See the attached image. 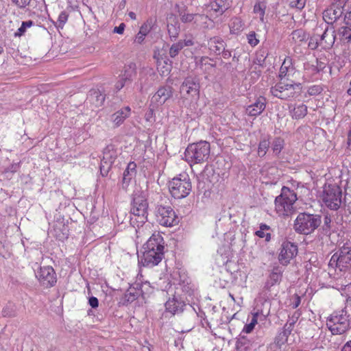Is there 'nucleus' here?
<instances>
[{"mask_svg": "<svg viewBox=\"0 0 351 351\" xmlns=\"http://www.w3.org/2000/svg\"><path fill=\"white\" fill-rule=\"evenodd\" d=\"M164 239L160 233H154L143 245V252L138 261L144 267L158 265L164 258Z\"/></svg>", "mask_w": 351, "mask_h": 351, "instance_id": "1", "label": "nucleus"}, {"mask_svg": "<svg viewBox=\"0 0 351 351\" xmlns=\"http://www.w3.org/2000/svg\"><path fill=\"white\" fill-rule=\"evenodd\" d=\"M326 327L333 335L346 333L351 328V317L346 308L335 311L326 318Z\"/></svg>", "mask_w": 351, "mask_h": 351, "instance_id": "2", "label": "nucleus"}, {"mask_svg": "<svg viewBox=\"0 0 351 351\" xmlns=\"http://www.w3.org/2000/svg\"><path fill=\"white\" fill-rule=\"evenodd\" d=\"M319 198L323 206L337 211L343 203L342 189L336 184H326L323 186Z\"/></svg>", "mask_w": 351, "mask_h": 351, "instance_id": "3", "label": "nucleus"}, {"mask_svg": "<svg viewBox=\"0 0 351 351\" xmlns=\"http://www.w3.org/2000/svg\"><path fill=\"white\" fill-rule=\"evenodd\" d=\"M322 223V216L317 214L300 213L294 221L293 229L297 233L308 235L313 233Z\"/></svg>", "mask_w": 351, "mask_h": 351, "instance_id": "4", "label": "nucleus"}, {"mask_svg": "<svg viewBox=\"0 0 351 351\" xmlns=\"http://www.w3.org/2000/svg\"><path fill=\"white\" fill-rule=\"evenodd\" d=\"M210 153V143L206 141H200L188 145L184 152V157L186 161L191 165L206 162Z\"/></svg>", "mask_w": 351, "mask_h": 351, "instance_id": "5", "label": "nucleus"}, {"mask_svg": "<svg viewBox=\"0 0 351 351\" xmlns=\"http://www.w3.org/2000/svg\"><path fill=\"white\" fill-rule=\"evenodd\" d=\"M297 200L296 193L289 187L283 186L281 193L275 199V210L279 216H289L294 212L293 204Z\"/></svg>", "mask_w": 351, "mask_h": 351, "instance_id": "6", "label": "nucleus"}, {"mask_svg": "<svg viewBox=\"0 0 351 351\" xmlns=\"http://www.w3.org/2000/svg\"><path fill=\"white\" fill-rule=\"evenodd\" d=\"M171 195L176 199L187 197L192 190V183L189 176L183 172L172 178L168 184Z\"/></svg>", "mask_w": 351, "mask_h": 351, "instance_id": "7", "label": "nucleus"}, {"mask_svg": "<svg viewBox=\"0 0 351 351\" xmlns=\"http://www.w3.org/2000/svg\"><path fill=\"white\" fill-rule=\"evenodd\" d=\"M301 91L300 83H287L282 80L270 88V93L273 96L282 100L296 98L300 95Z\"/></svg>", "mask_w": 351, "mask_h": 351, "instance_id": "8", "label": "nucleus"}, {"mask_svg": "<svg viewBox=\"0 0 351 351\" xmlns=\"http://www.w3.org/2000/svg\"><path fill=\"white\" fill-rule=\"evenodd\" d=\"M149 204L143 191H135L131 203L130 213L139 219L138 222L144 223L147 221Z\"/></svg>", "mask_w": 351, "mask_h": 351, "instance_id": "9", "label": "nucleus"}, {"mask_svg": "<svg viewBox=\"0 0 351 351\" xmlns=\"http://www.w3.org/2000/svg\"><path fill=\"white\" fill-rule=\"evenodd\" d=\"M171 276L173 280V283L176 286L175 292H178V294L189 303L188 297L194 296L195 294L194 285L191 284L186 274H181L180 271H174Z\"/></svg>", "mask_w": 351, "mask_h": 351, "instance_id": "10", "label": "nucleus"}, {"mask_svg": "<svg viewBox=\"0 0 351 351\" xmlns=\"http://www.w3.org/2000/svg\"><path fill=\"white\" fill-rule=\"evenodd\" d=\"M329 265L338 267L343 271L351 267V246L343 245L339 252L335 253L329 262Z\"/></svg>", "mask_w": 351, "mask_h": 351, "instance_id": "11", "label": "nucleus"}, {"mask_svg": "<svg viewBox=\"0 0 351 351\" xmlns=\"http://www.w3.org/2000/svg\"><path fill=\"white\" fill-rule=\"evenodd\" d=\"M155 215L157 221L165 227L173 226L178 222L175 211L170 206L158 205Z\"/></svg>", "mask_w": 351, "mask_h": 351, "instance_id": "12", "label": "nucleus"}, {"mask_svg": "<svg viewBox=\"0 0 351 351\" xmlns=\"http://www.w3.org/2000/svg\"><path fill=\"white\" fill-rule=\"evenodd\" d=\"M35 274L40 284L45 288L53 287L57 282L56 274L51 266L40 267Z\"/></svg>", "mask_w": 351, "mask_h": 351, "instance_id": "13", "label": "nucleus"}, {"mask_svg": "<svg viewBox=\"0 0 351 351\" xmlns=\"http://www.w3.org/2000/svg\"><path fill=\"white\" fill-rule=\"evenodd\" d=\"M173 95V88L170 86H160L150 99V109L154 110L162 106Z\"/></svg>", "mask_w": 351, "mask_h": 351, "instance_id": "14", "label": "nucleus"}, {"mask_svg": "<svg viewBox=\"0 0 351 351\" xmlns=\"http://www.w3.org/2000/svg\"><path fill=\"white\" fill-rule=\"evenodd\" d=\"M178 293V292H174L172 297L169 298L165 304L166 311L172 315L182 313L184 310L186 303H188L187 301Z\"/></svg>", "mask_w": 351, "mask_h": 351, "instance_id": "15", "label": "nucleus"}, {"mask_svg": "<svg viewBox=\"0 0 351 351\" xmlns=\"http://www.w3.org/2000/svg\"><path fill=\"white\" fill-rule=\"evenodd\" d=\"M117 157V150L114 145H107L103 152V158L101 162L100 171L103 176H106L108 169Z\"/></svg>", "mask_w": 351, "mask_h": 351, "instance_id": "16", "label": "nucleus"}, {"mask_svg": "<svg viewBox=\"0 0 351 351\" xmlns=\"http://www.w3.org/2000/svg\"><path fill=\"white\" fill-rule=\"evenodd\" d=\"M298 254V245L290 241H284L281 245L278 261L282 265H287Z\"/></svg>", "mask_w": 351, "mask_h": 351, "instance_id": "17", "label": "nucleus"}, {"mask_svg": "<svg viewBox=\"0 0 351 351\" xmlns=\"http://www.w3.org/2000/svg\"><path fill=\"white\" fill-rule=\"evenodd\" d=\"M199 83L195 77H186L180 86V92L186 93L189 97L196 99L199 95Z\"/></svg>", "mask_w": 351, "mask_h": 351, "instance_id": "18", "label": "nucleus"}, {"mask_svg": "<svg viewBox=\"0 0 351 351\" xmlns=\"http://www.w3.org/2000/svg\"><path fill=\"white\" fill-rule=\"evenodd\" d=\"M343 13V8L341 4L336 5L335 3H332V5L323 12V19L326 23V25L330 26V25H332L341 16Z\"/></svg>", "mask_w": 351, "mask_h": 351, "instance_id": "19", "label": "nucleus"}, {"mask_svg": "<svg viewBox=\"0 0 351 351\" xmlns=\"http://www.w3.org/2000/svg\"><path fill=\"white\" fill-rule=\"evenodd\" d=\"M335 32L332 26L326 25L324 32L319 35V45L323 49H330L335 41Z\"/></svg>", "mask_w": 351, "mask_h": 351, "instance_id": "20", "label": "nucleus"}, {"mask_svg": "<svg viewBox=\"0 0 351 351\" xmlns=\"http://www.w3.org/2000/svg\"><path fill=\"white\" fill-rule=\"evenodd\" d=\"M266 98L260 96L252 104L248 105L245 108V113L250 117H257L260 115L266 108Z\"/></svg>", "mask_w": 351, "mask_h": 351, "instance_id": "21", "label": "nucleus"}, {"mask_svg": "<svg viewBox=\"0 0 351 351\" xmlns=\"http://www.w3.org/2000/svg\"><path fill=\"white\" fill-rule=\"evenodd\" d=\"M51 234L57 240L64 241L69 234V226L62 221H57L53 224Z\"/></svg>", "mask_w": 351, "mask_h": 351, "instance_id": "22", "label": "nucleus"}, {"mask_svg": "<svg viewBox=\"0 0 351 351\" xmlns=\"http://www.w3.org/2000/svg\"><path fill=\"white\" fill-rule=\"evenodd\" d=\"M295 73V67L293 65L292 58L289 56H287L280 68L278 77L280 80L284 79L289 80V77L293 76Z\"/></svg>", "mask_w": 351, "mask_h": 351, "instance_id": "23", "label": "nucleus"}, {"mask_svg": "<svg viewBox=\"0 0 351 351\" xmlns=\"http://www.w3.org/2000/svg\"><path fill=\"white\" fill-rule=\"evenodd\" d=\"M207 45L210 53L221 55L226 44L223 39L219 36H213L208 40Z\"/></svg>", "mask_w": 351, "mask_h": 351, "instance_id": "24", "label": "nucleus"}, {"mask_svg": "<svg viewBox=\"0 0 351 351\" xmlns=\"http://www.w3.org/2000/svg\"><path fill=\"white\" fill-rule=\"evenodd\" d=\"M295 324V319H293V321L288 320L287 322L283 327L282 331L279 332L276 337L275 342L277 345L281 346L288 341L289 336L291 334Z\"/></svg>", "mask_w": 351, "mask_h": 351, "instance_id": "25", "label": "nucleus"}, {"mask_svg": "<svg viewBox=\"0 0 351 351\" xmlns=\"http://www.w3.org/2000/svg\"><path fill=\"white\" fill-rule=\"evenodd\" d=\"M178 14L183 23H189L193 21L197 23L198 21H206L208 19V16L205 14L189 13L186 9L179 10Z\"/></svg>", "mask_w": 351, "mask_h": 351, "instance_id": "26", "label": "nucleus"}, {"mask_svg": "<svg viewBox=\"0 0 351 351\" xmlns=\"http://www.w3.org/2000/svg\"><path fill=\"white\" fill-rule=\"evenodd\" d=\"M230 0H215L206 6L216 14L221 15L230 7Z\"/></svg>", "mask_w": 351, "mask_h": 351, "instance_id": "27", "label": "nucleus"}, {"mask_svg": "<svg viewBox=\"0 0 351 351\" xmlns=\"http://www.w3.org/2000/svg\"><path fill=\"white\" fill-rule=\"evenodd\" d=\"M136 173V164L134 162L128 163L126 169L124 170L122 178V187L126 189Z\"/></svg>", "mask_w": 351, "mask_h": 351, "instance_id": "28", "label": "nucleus"}, {"mask_svg": "<svg viewBox=\"0 0 351 351\" xmlns=\"http://www.w3.org/2000/svg\"><path fill=\"white\" fill-rule=\"evenodd\" d=\"M213 60L207 56L196 57L195 64L197 67L205 73H210L215 67V64L210 62Z\"/></svg>", "mask_w": 351, "mask_h": 351, "instance_id": "29", "label": "nucleus"}, {"mask_svg": "<svg viewBox=\"0 0 351 351\" xmlns=\"http://www.w3.org/2000/svg\"><path fill=\"white\" fill-rule=\"evenodd\" d=\"M88 99L95 107H100L104 103L106 95L101 90L93 89L90 91Z\"/></svg>", "mask_w": 351, "mask_h": 351, "instance_id": "30", "label": "nucleus"}, {"mask_svg": "<svg viewBox=\"0 0 351 351\" xmlns=\"http://www.w3.org/2000/svg\"><path fill=\"white\" fill-rule=\"evenodd\" d=\"M290 115L294 119L304 118L308 112V108L305 104H301L297 106H289Z\"/></svg>", "mask_w": 351, "mask_h": 351, "instance_id": "31", "label": "nucleus"}, {"mask_svg": "<svg viewBox=\"0 0 351 351\" xmlns=\"http://www.w3.org/2000/svg\"><path fill=\"white\" fill-rule=\"evenodd\" d=\"M131 109L129 106L125 107L112 115V122L117 126L123 123L124 120L130 114Z\"/></svg>", "mask_w": 351, "mask_h": 351, "instance_id": "32", "label": "nucleus"}, {"mask_svg": "<svg viewBox=\"0 0 351 351\" xmlns=\"http://www.w3.org/2000/svg\"><path fill=\"white\" fill-rule=\"evenodd\" d=\"M139 295H141V292H139L138 289H134L131 285L125 293L123 298L121 299V302L123 305H128L136 300Z\"/></svg>", "mask_w": 351, "mask_h": 351, "instance_id": "33", "label": "nucleus"}, {"mask_svg": "<svg viewBox=\"0 0 351 351\" xmlns=\"http://www.w3.org/2000/svg\"><path fill=\"white\" fill-rule=\"evenodd\" d=\"M136 64L131 62L124 66L123 73L120 76L123 77V80L131 82L133 77L136 75Z\"/></svg>", "mask_w": 351, "mask_h": 351, "instance_id": "34", "label": "nucleus"}, {"mask_svg": "<svg viewBox=\"0 0 351 351\" xmlns=\"http://www.w3.org/2000/svg\"><path fill=\"white\" fill-rule=\"evenodd\" d=\"M229 26L230 33L237 34L243 30L245 24L241 18L234 17L231 20Z\"/></svg>", "mask_w": 351, "mask_h": 351, "instance_id": "35", "label": "nucleus"}, {"mask_svg": "<svg viewBox=\"0 0 351 351\" xmlns=\"http://www.w3.org/2000/svg\"><path fill=\"white\" fill-rule=\"evenodd\" d=\"M251 347L252 341L241 333L236 342V348L239 350L247 351L250 350Z\"/></svg>", "mask_w": 351, "mask_h": 351, "instance_id": "36", "label": "nucleus"}, {"mask_svg": "<svg viewBox=\"0 0 351 351\" xmlns=\"http://www.w3.org/2000/svg\"><path fill=\"white\" fill-rule=\"evenodd\" d=\"M270 141H269V136H265L261 138L259 143H258V156L259 157H264L269 148V146H270Z\"/></svg>", "mask_w": 351, "mask_h": 351, "instance_id": "37", "label": "nucleus"}, {"mask_svg": "<svg viewBox=\"0 0 351 351\" xmlns=\"http://www.w3.org/2000/svg\"><path fill=\"white\" fill-rule=\"evenodd\" d=\"M282 273L283 270L282 267L276 266L273 268L267 280H269L271 283L274 284V285L276 284H278L281 281Z\"/></svg>", "mask_w": 351, "mask_h": 351, "instance_id": "38", "label": "nucleus"}, {"mask_svg": "<svg viewBox=\"0 0 351 351\" xmlns=\"http://www.w3.org/2000/svg\"><path fill=\"white\" fill-rule=\"evenodd\" d=\"M271 145L274 154L278 156L285 147V141L281 137H275L271 143Z\"/></svg>", "mask_w": 351, "mask_h": 351, "instance_id": "39", "label": "nucleus"}, {"mask_svg": "<svg viewBox=\"0 0 351 351\" xmlns=\"http://www.w3.org/2000/svg\"><path fill=\"white\" fill-rule=\"evenodd\" d=\"M271 228L265 223H261L259 230L255 232V234L259 238H265L266 241L271 240Z\"/></svg>", "mask_w": 351, "mask_h": 351, "instance_id": "40", "label": "nucleus"}, {"mask_svg": "<svg viewBox=\"0 0 351 351\" xmlns=\"http://www.w3.org/2000/svg\"><path fill=\"white\" fill-rule=\"evenodd\" d=\"M156 23V18L149 17L140 27V31L145 34H148L154 27Z\"/></svg>", "mask_w": 351, "mask_h": 351, "instance_id": "41", "label": "nucleus"}, {"mask_svg": "<svg viewBox=\"0 0 351 351\" xmlns=\"http://www.w3.org/2000/svg\"><path fill=\"white\" fill-rule=\"evenodd\" d=\"M266 8V3L262 1H258L254 5L253 12L259 16L261 22L264 21Z\"/></svg>", "mask_w": 351, "mask_h": 351, "instance_id": "42", "label": "nucleus"}, {"mask_svg": "<svg viewBox=\"0 0 351 351\" xmlns=\"http://www.w3.org/2000/svg\"><path fill=\"white\" fill-rule=\"evenodd\" d=\"M268 56V51L265 49L258 50L256 53V59L254 63L261 67L266 66V59Z\"/></svg>", "mask_w": 351, "mask_h": 351, "instance_id": "43", "label": "nucleus"}, {"mask_svg": "<svg viewBox=\"0 0 351 351\" xmlns=\"http://www.w3.org/2000/svg\"><path fill=\"white\" fill-rule=\"evenodd\" d=\"M167 30L171 40H175L180 34V25L178 23H176L175 24H168Z\"/></svg>", "mask_w": 351, "mask_h": 351, "instance_id": "44", "label": "nucleus"}, {"mask_svg": "<svg viewBox=\"0 0 351 351\" xmlns=\"http://www.w3.org/2000/svg\"><path fill=\"white\" fill-rule=\"evenodd\" d=\"M34 25V21L29 20L23 21L21 27L14 32V36L15 37H21L25 34L27 29L32 27Z\"/></svg>", "mask_w": 351, "mask_h": 351, "instance_id": "45", "label": "nucleus"}, {"mask_svg": "<svg viewBox=\"0 0 351 351\" xmlns=\"http://www.w3.org/2000/svg\"><path fill=\"white\" fill-rule=\"evenodd\" d=\"M341 40L343 42H351V27H341L339 30Z\"/></svg>", "mask_w": 351, "mask_h": 351, "instance_id": "46", "label": "nucleus"}, {"mask_svg": "<svg viewBox=\"0 0 351 351\" xmlns=\"http://www.w3.org/2000/svg\"><path fill=\"white\" fill-rule=\"evenodd\" d=\"M1 314L5 317H13L16 315L15 307L13 304H10L4 306L2 309Z\"/></svg>", "mask_w": 351, "mask_h": 351, "instance_id": "47", "label": "nucleus"}, {"mask_svg": "<svg viewBox=\"0 0 351 351\" xmlns=\"http://www.w3.org/2000/svg\"><path fill=\"white\" fill-rule=\"evenodd\" d=\"M183 49L182 44L181 42H177L176 43H173L171 47L169 48V56L172 58H174L176 57L180 51Z\"/></svg>", "mask_w": 351, "mask_h": 351, "instance_id": "48", "label": "nucleus"}, {"mask_svg": "<svg viewBox=\"0 0 351 351\" xmlns=\"http://www.w3.org/2000/svg\"><path fill=\"white\" fill-rule=\"evenodd\" d=\"M138 291L141 292V295L143 297L146 295H149L152 293L153 287L151 286L148 281H145L139 288H137Z\"/></svg>", "mask_w": 351, "mask_h": 351, "instance_id": "49", "label": "nucleus"}, {"mask_svg": "<svg viewBox=\"0 0 351 351\" xmlns=\"http://www.w3.org/2000/svg\"><path fill=\"white\" fill-rule=\"evenodd\" d=\"M323 91V88L321 85L315 84L308 87L307 94L309 96H316Z\"/></svg>", "mask_w": 351, "mask_h": 351, "instance_id": "50", "label": "nucleus"}, {"mask_svg": "<svg viewBox=\"0 0 351 351\" xmlns=\"http://www.w3.org/2000/svg\"><path fill=\"white\" fill-rule=\"evenodd\" d=\"M261 317H263V320L265 319V315L263 314V311L258 309L256 312L252 313V318L250 321V324L256 326L258 323V319H261Z\"/></svg>", "mask_w": 351, "mask_h": 351, "instance_id": "51", "label": "nucleus"}, {"mask_svg": "<svg viewBox=\"0 0 351 351\" xmlns=\"http://www.w3.org/2000/svg\"><path fill=\"white\" fill-rule=\"evenodd\" d=\"M306 2V0H290L289 5L291 8L302 10L304 8Z\"/></svg>", "mask_w": 351, "mask_h": 351, "instance_id": "52", "label": "nucleus"}, {"mask_svg": "<svg viewBox=\"0 0 351 351\" xmlns=\"http://www.w3.org/2000/svg\"><path fill=\"white\" fill-rule=\"evenodd\" d=\"M247 42L252 47H255L259 43V40L256 38L254 32H251L247 35Z\"/></svg>", "mask_w": 351, "mask_h": 351, "instance_id": "53", "label": "nucleus"}, {"mask_svg": "<svg viewBox=\"0 0 351 351\" xmlns=\"http://www.w3.org/2000/svg\"><path fill=\"white\" fill-rule=\"evenodd\" d=\"M69 14L66 11H62L58 18V27L62 28L68 20Z\"/></svg>", "mask_w": 351, "mask_h": 351, "instance_id": "54", "label": "nucleus"}, {"mask_svg": "<svg viewBox=\"0 0 351 351\" xmlns=\"http://www.w3.org/2000/svg\"><path fill=\"white\" fill-rule=\"evenodd\" d=\"M318 37H319V35L317 34H315L313 36H312L310 38V40L308 43V47L311 49H315L318 47H320L319 40V39Z\"/></svg>", "mask_w": 351, "mask_h": 351, "instance_id": "55", "label": "nucleus"}, {"mask_svg": "<svg viewBox=\"0 0 351 351\" xmlns=\"http://www.w3.org/2000/svg\"><path fill=\"white\" fill-rule=\"evenodd\" d=\"M145 280L143 278V276L139 273L137 274L136 280L134 282L132 285V286L133 287L134 289H136L137 288H139L141 285H142V284L145 282Z\"/></svg>", "mask_w": 351, "mask_h": 351, "instance_id": "56", "label": "nucleus"}, {"mask_svg": "<svg viewBox=\"0 0 351 351\" xmlns=\"http://www.w3.org/2000/svg\"><path fill=\"white\" fill-rule=\"evenodd\" d=\"M12 3L19 8H26L30 3L31 0H11Z\"/></svg>", "mask_w": 351, "mask_h": 351, "instance_id": "57", "label": "nucleus"}, {"mask_svg": "<svg viewBox=\"0 0 351 351\" xmlns=\"http://www.w3.org/2000/svg\"><path fill=\"white\" fill-rule=\"evenodd\" d=\"M331 222H332V219H331L330 216L328 215H325L324 218V225H323V230L324 231L330 230V229L331 228V226H330Z\"/></svg>", "mask_w": 351, "mask_h": 351, "instance_id": "58", "label": "nucleus"}, {"mask_svg": "<svg viewBox=\"0 0 351 351\" xmlns=\"http://www.w3.org/2000/svg\"><path fill=\"white\" fill-rule=\"evenodd\" d=\"M292 35L293 39L297 38L300 41L303 40L306 37L305 33L301 29L293 31Z\"/></svg>", "mask_w": 351, "mask_h": 351, "instance_id": "59", "label": "nucleus"}, {"mask_svg": "<svg viewBox=\"0 0 351 351\" xmlns=\"http://www.w3.org/2000/svg\"><path fill=\"white\" fill-rule=\"evenodd\" d=\"M179 42H181V43L182 44V47L183 48L184 47H191V46H193L194 45L193 39L192 38H191V37L186 38L183 40H179Z\"/></svg>", "mask_w": 351, "mask_h": 351, "instance_id": "60", "label": "nucleus"}, {"mask_svg": "<svg viewBox=\"0 0 351 351\" xmlns=\"http://www.w3.org/2000/svg\"><path fill=\"white\" fill-rule=\"evenodd\" d=\"M146 36L147 34H144L143 32H141V31L139 30V32H138L135 37L134 41L138 44H141L144 41Z\"/></svg>", "mask_w": 351, "mask_h": 351, "instance_id": "61", "label": "nucleus"}, {"mask_svg": "<svg viewBox=\"0 0 351 351\" xmlns=\"http://www.w3.org/2000/svg\"><path fill=\"white\" fill-rule=\"evenodd\" d=\"M88 304L93 308L98 307L99 300L96 297L91 296L88 299Z\"/></svg>", "mask_w": 351, "mask_h": 351, "instance_id": "62", "label": "nucleus"}, {"mask_svg": "<svg viewBox=\"0 0 351 351\" xmlns=\"http://www.w3.org/2000/svg\"><path fill=\"white\" fill-rule=\"evenodd\" d=\"M300 303H301V298L297 294L294 295L293 300L291 304V306H292V308H298L299 306V305L300 304Z\"/></svg>", "mask_w": 351, "mask_h": 351, "instance_id": "63", "label": "nucleus"}, {"mask_svg": "<svg viewBox=\"0 0 351 351\" xmlns=\"http://www.w3.org/2000/svg\"><path fill=\"white\" fill-rule=\"evenodd\" d=\"M343 21L348 27H351V12H347L345 14Z\"/></svg>", "mask_w": 351, "mask_h": 351, "instance_id": "64", "label": "nucleus"}]
</instances>
